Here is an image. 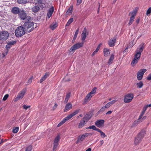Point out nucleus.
Segmentation results:
<instances>
[{
    "mask_svg": "<svg viewBox=\"0 0 151 151\" xmlns=\"http://www.w3.org/2000/svg\"><path fill=\"white\" fill-rule=\"evenodd\" d=\"M83 43H78L75 44L70 48L69 52L73 54L76 50L82 47L83 45Z\"/></svg>",
    "mask_w": 151,
    "mask_h": 151,
    "instance_id": "0eeeda50",
    "label": "nucleus"
},
{
    "mask_svg": "<svg viewBox=\"0 0 151 151\" xmlns=\"http://www.w3.org/2000/svg\"><path fill=\"white\" fill-rule=\"evenodd\" d=\"M82 2V0H77L76 5L77 6H78L79 4H80Z\"/></svg>",
    "mask_w": 151,
    "mask_h": 151,
    "instance_id": "864d4df0",
    "label": "nucleus"
},
{
    "mask_svg": "<svg viewBox=\"0 0 151 151\" xmlns=\"http://www.w3.org/2000/svg\"><path fill=\"white\" fill-rule=\"evenodd\" d=\"M23 108L25 110H27L28 108L30 107V106L28 105L27 106L26 105H24L23 106Z\"/></svg>",
    "mask_w": 151,
    "mask_h": 151,
    "instance_id": "de8ad7c7",
    "label": "nucleus"
},
{
    "mask_svg": "<svg viewBox=\"0 0 151 151\" xmlns=\"http://www.w3.org/2000/svg\"><path fill=\"white\" fill-rule=\"evenodd\" d=\"M100 146H101L104 143V141L103 140H101L100 141Z\"/></svg>",
    "mask_w": 151,
    "mask_h": 151,
    "instance_id": "bf43d9fd",
    "label": "nucleus"
},
{
    "mask_svg": "<svg viewBox=\"0 0 151 151\" xmlns=\"http://www.w3.org/2000/svg\"><path fill=\"white\" fill-rule=\"evenodd\" d=\"M71 94V93L70 92L67 93L66 97L64 101V103H66L68 102L69 99L70 97Z\"/></svg>",
    "mask_w": 151,
    "mask_h": 151,
    "instance_id": "b1692460",
    "label": "nucleus"
},
{
    "mask_svg": "<svg viewBox=\"0 0 151 151\" xmlns=\"http://www.w3.org/2000/svg\"><path fill=\"white\" fill-rule=\"evenodd\" d=\"M116 39L113 37L111 38L109 41V45L110 47H113L115 43L116 42Z\"/></svg>",
    "mask_w": 151,
    "mask_h": 151,
    "instance_id": "f3484780",
    "label": "nucleus"
},
{
    "mask_svg": "<svg viewBox=\"0 0 151 151\" xmlns=\"http://www.w3.org/2000/svg\"><path fill=\"white\" fill-rule=\"evenodd\" d=\"M147 107H151V104H147L146 105Z\"/></svg>",
    "mask_w": 151,
    "mask_h": 151,
    "instance_id": "774afa93",
    "label": "nucleus"
},
{
    "mask_svg": "<svg viewBox=\"0 0 151 151\" xmlns=\"http://www.w3.org/2000/svg\"><path fill=\"white\" fill-rule=\"evenodd\" d=\"M32 146H29L26 149L25 151H31L32 150Z\"/></svg>",
    "mask_w": 151,
    "mask_h": 151,
    "instance_id": "09e8293b",
    "label": "nucleus"
},
{
    "mask_svg": "<svg viewBox=\"0 0 151 151\" xmlns=\"http://www.w3.org/2000/svg\"><path fill=\"white\" fill-rule=\"evenodd\" d=\"M54 8L53 6L50 8L48 11L47 14V18L48 19L50 18L52 14L53 13L54 11Z\"/></svg>",
    "mask_w": 151,
    "mask_h": 151,
    "instance_id": "dca6fc26",
    "label": "nucleus"
},
{
    "mask_svg": "<svg viewBox=\"0 0 151 151\" xmlns=\"http://www.w3.org/2000/svg\"><path fill=\"white\" fill-rule=\"evenodd\" d=\"M136 85L137 87L139 88H142L143 86V83L142 81H140L139 83H137Z\"/></svg>",
    "mask_w": 151,
    "mask_h": 151,
    "instance_id": "473e14b6",
    "label": "nucleus"
},
{
    "mask_svg": "<svg viewBox=\"0 0 151 151\" xmlns=\"http://www.w3.org/2000/svg\"><path fill=\"white\" fill-rule=\"evenodd\" d=\"M91 118V116L89 114H86L84 117H83V120H85L86 122H87Z\"/></svg>",
    "mask_w": 151,
    "mask_h": 151,
    "instance_id": "cd10ccee",
    "label": "nucleus"
},
{
    "mask_svg": "<svg viewBox=\"0 0 151 151\" xmlns=\"http://www.w3.org/2000/svg\"><path fill=\"white\" fill-rule=\"evenodd\" d=\"M93 129V130L96 131H97L98 132L99 130V129L98 128H97L96 126H95L94 125H92L86 128V129Z\"/></svg>",
    "mask_w": 151,
    "mask_h": 151,
    "instance_id": "c85d7f7f",
    "label": "nucleus"
},
{
    "mask_svg": "<svg viewBox=\"0 0 151 151\" xmlns=\"http://www.w3.org/2000/svg\"><path fill=\"white\" fill-rule=\"evenodd\" d=\"M147 79L148 81L151 80V74H150L147 78Z\"/></svg>",
    "mask_w": 151,
    "mask_h": 151,
    "instance_id": "603ef678",
    "label": "nucleus"
},
{
    "mask_svg": "<svg viewBox=\"0 0 151 151\" xmlns=\"http://www.w3.org/2000/svg\"><path fill=\"white\" fill-rule=\"evenodd\" d=\"M147 108L148 107H147V106L146 105H145V106H144V107L143 108L142 110L145 111L147 109Z\"/></svg>",
    "mask_w": 151,
    "mask_h": 151,
    "instance_id": "13d9d810",
    "label": "nucleus"
},
{
    "mask_svg": "<svg viewBox=\"0 0 151 151\" xmlns=\"http://www.w3.org/2000/svg\"><path fill=\"white\" fill-rule=\"evenodd\" d=\"M19 17L22 20H24L27 17V14L23 10H22L19 11Z\"/></svg>",
    "mask_w": 151,
    "mask_h": 151,
    "instance_id": "ddd939ff",
    "label": "nucleus"
},
{
    "mask_svg": "<svg viewBox=\"0 0 151 151\" xmlns=\"http://www.w3.org/2000/svg\"><path fill=\"white\" fill-rule=\"evenodd\" d=\"M147 71V69L143 68L140 69L137 73V78L138 80H141L143 78L144 73Z\"/></svg>",
    "mask_w": 151,
    "mask_h": 151,
    "instance_id": "1a4fd4ad",
    "label": "nucleus"
},
{
    "mask_svg": "<svg viewBox=\"0 0 151 151\" xmlns=\"http://www.w3.org/2000/svg\"><path fill=\"white\" fill-rule=\"evenodd\" d=\"M19 9L17 7H14L12 9V12L14 14H19Z\"/></svg>",
    "mask_w": 151,
    "mask_h": 151,
    "instance_id": "5701e85b",
    "label": "nucleus"
},
{
    "mask_svg": "<svg viewBox=\"0 0 151 151\" xmlns=\"http://www.w3.org/2000/svg\"><path fill=\"white\" fill-rule=\"evenodd\" d=\"M19 129V127H16L13 129L12 132L14 133H16L18 132Z\"/></svg>",
    "mask_w": 151,
    "mask_h": 151,
    "instance_id": "37998d69",
    "label": "nucleus"
},
{
    "mask_svg": "<svg viewBox=\"0 0 151 151\" xmlns=\"http://www.w3.org/2000/svg\"><path fill=\"white\" fill-rule=\"evenodd\" d=\"M49 74L48 73H45V74L42 77L41 79L40 83L44 81L46 78L49 76Z\"/></svg>",
    "mask_w": 151,
    "mask_h": 151,
    "instance_id": "a878e982",
    "label": "nucleus"
},
{
    "mask_svg": "<svg viewBox=\"0 0 151 151\" xmlns=\"http://www.w3.org/2000/svg\"><path fill=\"white\" fill-rule=\"evenodd\" d=\"M58 106V104L56 103H55L53 107V109H55Z\"/></svg>",
    "mask_w": 151,
    "mask_h": 151,
    "instance_id": "680f3d73",
    "label": "nucleus"
},
{
    "mask_svg": "<svg viewBox=\"0 0 151 151\" xmlns=\"http://www.w3.org/2000/svg\"><path fill=\"white\" fill-rule=\"evenodd\" d=\"M90 135V133H86L83 134L81 136H79L77 141V143H78L80 141H83L86 137H88Z\"/></svg>",
    "mask_w": 151,
    "mask_h": 151,
    "instance_id": "f8f14e48",
    "label": "nucleus"
},
{
    "mask_svg": "<svg viewBox=\"0 0 151 151\" xmlns=\"http://www.w3.org/2000/svg\"><path fill=\"white\" fill-rule=\"evenodd\" d=\"M80 111V109H78L76 110H75L71 114L68 116L67 117L68 118V119L69 120L71 118H72L73 116H74L78 114Z\"/></svg>",
    "mask_w": 151,
    "mask_h": 151,
    "instance_id": "a211bd4d",
    "label": "nucleus"
},
{
    "mask_svg": "<svg viewBox=\"0 0 151 151\" xmlns=\"http://www.w3.org/2000/svg\"><path fill=\"white\" fill-rule=\"evenodd\" d=\"M101 134V137H102L103 138H105L106 137V135L105 134L101 131V130L99 129V131L98 132Z\"/></svg>",
    "mask_w": 151,
    "mask_h": 151,
    "instance_id": "e433bc0d",
    "label": "nucleus"
},
{
    "mask_svg": "<svg viewBox=\"0 0 151 151\" xmlns=\"http://www.w3.org/2000/svg\"><path fill=\"white\" fill-rule=\"evenodd\" d=\"M107 108H106V106H103L101 108V109L99 111V113H100L103 112Z\"/></svg>",
    "mask_w": 151,
    "mask_h": 151,
    "instance_id": "a19ab883",
    "label": "nucleus"
},
{
    "mask_svg": "<svg viewBox=\"0 0 151 151\" xmlns=\"http://www.w3.org/2000/svg\"><path fill=\"white\" fill-rule=\"evenodd\" d=\"M151 12V7H149L147 11L146 15H148L150 14Z\"/></svg>",
    "mask_w": 151,
    "mask_h": 151,
    "instance_id": "c03bdc74",
    "label": "nucleus"
},
{
    "mask_svg": "<svg viewBox=\"0 0 151 151\" xmlns=\"http://www.w3.org/2000/svg\"><path fill=\"white\" fill-rule=\"evenodd\" d=\"M86 122L85 120H82L81 121L79 124L78 126V128H82L86 124Z\"/></svg>",
    "mask_w": 151,
    "mask_h": 151,
    "instance_id": "bb28decb",
    "label": "nucleus"
},
{
    "mask_svg": "<svg viewBox=\"0 0 151 151\" xmlns=\"http://www.w3.org/2000/svg\"><path fill=\"white\" fill-rule=\"evenodd\" d=\"M104 122L103 119L99 120L95 122V124L97 127L100 128L103 126Z\"/></svg>",
    "mask_w": 151,
    "mask_h": 151,
    "instance_id": "2eb2a0df",
    "label": "nucleus"
},
{
    "mask_svg": "<svg viewBox=\"0 0 151 151\" xmlns=\"http://www.w3.org/2000/svg\"><path fill=\"white\" fill-rule=\"evenodd\" d=\"M145 111L142 110L141 112L139 117V120L141 119L142 118V116L144 115V114L145 113Z\"/></svg>",
    "mask_w": 151,
    "mask_h": 151,
    "instance_id": "79ce46f5",
    "label": "nucleus"
},
{
    "mask_svg": "<svg viewBox=\"0 0 151 151\" xmlns=\"http://www.w3.org/2000/svg\"><path fill=\"white\" fill-rule=\"evenodd\" d=\"M86 34L82 33L81 34V39L83 41H84L87 36Z\"/></svg>",
    "mask_w": 151,
    "mask_h": 151,
    "instance_id": "58836bf2",
    "label": "nucleus"
},
{
    "mask_svg": "<svg viewBox=\"0 0 151 151\" xmlns=\"http://www.w3.org/2000/svg\"><path fill=\"white\" fill-rule=\"evenodd\" d=\"M87 32V29H86V28L85 27L84 29H83V30L82 33L86 34Z\"/></svg>",
    "mask_w": 151,
    "mask_h": 151,
    "instance_id": "5fc2aeb1",
    "label": "nucleus"
},
{
    "mask_svg": "<svg viewBox=\"0 0 151 151\" xmlns=\"http://www.w3.org/2000/svg\"><path fill=\"white\" fill-rule=\"evenodd\" d=\"M137 11V10H136V9H135L134 10H133L132 12H129V14H131V16L130 17L129 22L128 23L129 25H131L134 21V19L135 17Z\"/></svg>",
    "mask_w": 151,
    "mask_h": 151,
    "instance_id": "9d476101",
    "label": "nucleus"
},
{
    "mask_svg": "<svg viewBox=\"0 0 151 151\" xmlns=\"http://www.w3.org/2000/svg\"><path fill=\"white\" fill-rule=\"evenodd\" d=\"M43 6H39L37 5V6H35L34 7H32V11L35 12H37L41 8H42Z\"/></svg>",
    "mask_w": 151,
    "mask_h": 151,
    "instance_id": "6ab92c4d",
    "label": "nucleus"
},
{
    "mask_svg": "<svg viewBox=\"0 0 151 151\" xmlns=\"http://www.w3.org/2000/svg\"><path fill=\"white\" fill-rule=\"evenodd\" d=\"M99 50L97 49V48L95 50V51L93 52L92 54L91 55L92 56H94L95 54H96L98 52Z\"/></svg>",
    "mask_w": 151,
    "mask_h": 151,
    "instance_id": "49530a36",
    "label": "nucleus"
},
{
    "mask_svg": "<svg viewBox=\"0 0 151 151\" xmlns=\"http://www.w3.org/2000/svg\"><path fill=\"white\" fill-rule=\"evenodd\" d=\"M58 26L57 23H55L54 24H52L50 26V28L52 30H54Z\"/></svg>",
    "mask_w": 151,
    "mask_h": 151,
    "instance_id": "c756f323",
    "label": "nucleus"
},
{
    "mask_svg": "<svg viewBox=\"0 0 151 151\" xmlns=\"http://www.w3.org/2000/svg\"><path fill=\"white\" fill-rule=\"evenodd\" d=\"M104 54L105 56H108L110 55L109 50L107 48H104L103 49Z\"/></svg>",
    "mask_w": 151,
    "mask_h": 151,
    "instance_id": "412c9836",
    "label": "nucleus"
},
{
    "mask_svg": "<svg viewBox=\"0 0 151 151\" xmlns=\"http://www.w3.org/2000/svg\"><path fill=\"white\" fill-rule=\"evenodd\" d=\"M27 33L26 31L24 29L23 27L20 26L17 27L15 30V35L18 37H20L25 34V33Z\"/></svg>",
    "mask_w": 151,
    "mask_h": 151,
    "instance_id": "423d86ee",
    "label": "nucleus"
},
{
    "mask_svg": "<svg viewBox=\"0 0 151 151\" xmlns=\"http://www.w3.org/2000/svg\"><path fill=\"white\" fill-rule=\"evenodd\" d=\"M33 23L30 22H25L23 27L27 32V33L31 32L33 29Z\"/></svg>",
    "mask_w": 151,
    "mask_h": 151,
    "instance_id": "7ed1b4c3",
    "label": "nucleus"
},
{
    "mask_svg": "<svg viewBox=\"0 0 151 151\" xmlns=\"http://www.w3.org/2000/svg\"><path fill=\"white\" fill-rule=\"evenodd\" d=\"M146 118V116H142V118L141 119V122L142 121L144 120Z\"/></svg>",
    "mask_w": 151,
    "mask_h": 151,
    "instance_id": "e2e57ef3",
    "label": "nucleus"
},
{
    "mask_svg": "<svg viewBox=\"0 0 151 151\" xmlns=\"http://www.w3.org/2000/svg\"><path fill=\"white\" fill-rule=\"evenodd\" d=\"M134 97L132 93H129L126 95L124 97V101L125 103H129L130 102Z\"/></svg>",
    "mask_w": 151,
    "mask_h": 151,
    "instance_id": "9b49d317",
    "label": "nucleus"
},
{
    "mask_svg": "<svg viewBox=\"0 0 151 151\" xmlns=\"http://www.w3.org/2000/svg\"><path fill=\"white\" fill-rule=\"evenodd\" d=\"M96 87H94L92 90L87 94L84 99L83 104H86L91 99L92 96L96 93Z\"/></svg>",
    "mask_w": 151,
    "mask_h": 151,
    "instance_id": "39448f33",
    "label": "nucleus"
},
{
    "mask_svg": "<svg viewBox=\"0 0 151 151\" xmlns=\"http://www.w3.org/2000/svg\"><path fill=\"white\" fill-rule=\"evenodd\" d=\"M32 77L31 78L29 79L28 81V83H29V84L31 83L32 82Z\"/></svg>",
    "mask_w": 151,
    "mask_h": 151,
    "instance_id": "4d7b16f0",
    "label": "nucleus"
},
{
    "mask_svg": "<svg viewBox=\"0 0 151 151\" xmlns=\"http://www.w3.org/2000/svg\"><path fill=\"white\" fill-rule=\"evenodd\" d=\"M144 44L142 43L140 45V48L139 50L138 49L136 51V53L134 55V58L133 59L132 63L131 65L132 66H134V64L137 63L138 61V60L139 59L142 52L143 51L144 48Z\"/></svg>",
    "mask_w": 151,
    "mask_h": 151,
    "instance_id": "f257e3e1",
    "label": "nucleus"
},
{
    "mask_svg": "<svg viewBox=\"0 0 151 151\" xmlns=\"http://www.w3.org/2000/svg\"><path fill=\"white\" fill-rule=\"evenodd\" d=\"M114 56L113 54H111V55L108 62V64L109 65H110L112 63V62L114 59Z\"/></svg>",
    "mask_w": 151,
    "mask_h": 151,
    "instance_id": "7c9ffc66",
    "label": "nucleus"
},
{
    "mask_svg": "<svg viewBox=\"0 0 151 151\" xmlns=\"http://www.w3.org/2000/svg\"><path fill=\"white\" fill-rule=\"evenodd\" d=\"M72 107V105L70 103H68L66 105L64 111L66 112L69 110L71 109Z\"/></svg>",
    "mask_w": 151,
    "mask_h": 151,
    "instance_id": "aec40b11",
    "label": "nucleus"
},
{
    "mask_svg": "<svg viewBox=\"0 0 151 151\" xmlns=\"http://www.w3.org/2000/svg\"><path fill=\"white\" fill-rule=\"evenodd\" d=\"M79 30L78 29H77L74 35V37L73 39V40H72L73 42H74L75 41V40L77 37V35H78V33Z\"/></svg>",
    "mask_w": 151,
    "mask_h": 151,
    "instance_id": "2f4dec72",
    "label": "nucleus"
},
{
    "mask_svg": "<svg viewBox=\"0 0 151 151\" xmlns=\"http://www.w3.org/2000/svg\"><path fill=\"white\" fill-rule=\"evenodd\" d=\"M69 119L68 118L66 117L64 118L58 125L57 127H60L66 121L68 120Z\"/></svg>",
    "mask_w": 151,
    "mask_h": 151,
    "instance_id": "393cba45",
    "label": "nucleus"
},
{
    "mask_svg": "<svg viewBox=\"0 0 151 151\" xmlns=\"http://www.w3.org/2000/svg\"><path fill=\"white\" fill-rule=\"evenodd\" d=\"M60 139V136H57L55 139L54 142L53 143L54 146L53 147V150H55L58 145V142Z\"/></svg>",
    "mask_w": 151,
    "mask_h": 151,
    "instance_id": "4468645a",
    "label": "nucleus"
},
{
    "mask_svg": "<svg viewBox=\"0 0 151 151\" xmlns=\"http://www.w3.org/2000/svg\"><path fill=\"white\" fill-rule=\"evenodd\" d=\"M73 18H70L67 23L66 26H69L70 24L73 22Z\"/></svg>",
    "mask_w": 151,
    "mask_h": 151,
    "instance_id": "f704fd0d",
    "label": "nucleus"
},
{
    "mask_svg": "<svg viewBox=\"0 0 151 151\" xmlns=\"http://www.w3.org/2000/svg\"><path fill=\"white\" fill-rule=\"evenodd\" d=\"M101 45H102V43H101L99 44L96 48L97 49H98L99 50L100 48V47Z\"/></svg>",
    "mask_w": 151,
    "mask_h": 151,
    "instance_id": "0e129e2a",
    "label": "nucleus"
},
{
    "mask_svg": "<svg viewBox=\"0 0 151 151\" xmlns=\"http://www.w3.org/2000/svg\"><path fill=\"white\" fill-rule=\"evenodd\" d=\"M112 105L111 103L110 102L108 103L107 104H106L105 106L106 107V108L108 109L109 108L110 106H111Z\"/></svg>",
    "mask_w": 151,
    "mask_h": 151,
    "instance_id": "a18cd8bd",
    "label": "nucleus"
},
{
    "mask_svg": "<svg viewBox=\"0 0 151 151\" xmlns=\"http://www.w3.org/2000/svg\"><path fill=\"white\" fill-rule=\"evenodd\" d=\"M11 47L12 46L10 45L9 43H8L7 45L6 46V48L7 50L6 52V54H7L9 50Z\"/></svg>",
    "mask_w": 151,
    "mask_h": 151,
    "instance_id": "4c0bfd02",
    "label": "nucleus"
},
{
    "mask_svg": "<svg viewBox=\"0 0 151 151\" xmlns=\"http://www.w3.org/2000/svg\"><path fill=\"white\" fill-rule=\"evenodd\" d=\"M141 122V119L139 120V118L137 120H136L134 122L133 124L131 126V128H132L136 126L140 122Z\"/></svg>",
    "mask_w": 151,
    "mask_h": 151,
    "instance_id": "4be33fe9",
    "label": "nucleus"
},
{
    "mask_svg": "<svg viewBox=\"0 0 151 151\" xmlns=\"http://www.w3.org/2000/svg\"><path fill=\"white\" fill-rule=\"evenodd\" d=\"M26 91V89L24 88L18 94L17 96L15 98V101H17L22 99L25 94Z\"/></svg>",
    "mask_w": 151,
    "mask_h": 151,
    "instance_id": "6e6552de",
    "label": "nucleus"
},
{
    "mask_svg": "<svg viewBox=\"0 0 151 151\" xmlns=\"http://www.w3.org/2000/svg\"><path fill=\"white\" fill-rule=\"evenodd\" d=\"M112 111H109L106 113V115L110 114L112 113Z\"/></svg>",
    "mask_w": 151,
    "mask_h": 151,
    "instance_id": "052dcab7",
    "label": "nucleus"
},
{
    "mask_svg": "<svg viewBox=\"0 0 151 151\" xmlns=\"http://www.w3.org/2000/svg\"><path fill=\"white\" fill-rule=\"evenodd\" d=\"M42 0H34V1L36 4H37V5H39V6L42 5Z\"/></svg>",
    "mask_w": 151,
    "mask_h": 151,
    "instance_id": "c9c22d12",
    "label": "nucleus"
},
{
    "mask_svg": "<svg viewBox=\"0 0 151 151\" xmlns=\"http://www.w3.org/2000/svg\"><path fill=\"white\" fill-rule=\"evenodd\" d=\"M73 12V7H70L67 10L66 14H69L70 13H71Z\"/></svg>",
    "mask_w": 151,
    "mask_h": 151,
    "instance_id": "ea45409f",
    "label": "nucleus"
},
{
    "mask_svg": "<svg viewBox=\"0 0 151 151\" xmlns=\"http://www.w3.org/2000/svg\"><path fill=\"white\" fill-rule=\"evenodd\" d=\"M9 97V95L8 94H6L4 97L3 100V101L6 100Z\"/></svg>",
    "mask_w": 151,
    "mask_h": 151,
    "instance_id": "8fccbe9b",
    "label": "nucleus"
},
{
    "mask_svg": "<svg viewBox=\"0 0 151 151\" xmlns=\"http://www.w3.org/2000/svg\"><path fill=\"white\" fill-rule=\"evenodd\" d=\"M117 101V100H114L110 102L111 103V104L112 105L113 104H114Z\"/></svg>",
    "mask_w": 151,
    "mask_h": 151,
    "instance_id": "6e6d98bb",
    "label": "nucleus"
},
{
    "mask_svg": "<svg viewBox=\"0 0 151 151\" xmlns=\"http://www.w3.org/2000/svg\"><path fill=\"white\" fill-rule=\"evenodd\" d=\"M146 132L145 131H141L135 138L134 142L135 145H137L141 142Z\"/></svg>",
    "mask_w": 151,
    "mask_h": 151,
    "instance_id": "f03ea898",
    "label": "nucleus"
},
{
    "mask_svg": "<svg viewBox=\"0 0 151 151\" xmlns=\"http://www.w3.org/2000/svg\"><path fill=\"white\" fill-rule=\"evenodd\" d=\"M27 0H17V2L20 4H24L26 3Z\"/></svg>",
    "mask_w": 151,
    "mask_h": 151,
    "instance_id": "72a5a7b5",
    "label": "nucleus"
},
{
    "mask_svg": "<svg viewBox=\"0 0 151 151\" xmlns=\"http://www.w3.org/2000/svg\"><path fill=\"white\" fill-rule=\"evenodd\" d=\"M96 87H94L92 90L87 94L84 99L83 104H86L91 99L92 96L96 93Z\"/></svg>",
    "mask_w": 151,
    "mask_h": 151,
    "instance_id": "20e7f679",
    "label": "nucleus"
},
{
    "mask_svg": "<svg viewBox=\"0 0 151 151\" xmlns=\"http://www.w3.org/2000/svg\"><path fill=\"white\" fill-rule=\"evenodd\" d=\"M99 8H98V11H97L98 13H99V7H100V5L99 3Z\"/></svg>",
    "mask_w": 151,
    "mask_h": 151,
    "instance_id": "69168bd1",
    "label": "nucleus"
},
{
    "mask_svg": "<svg viewBox=\"0 0 151 151\" xmlns=\"http://www.w3.org/2000/svg\"><path fill=\"white\" fill-rule=\"evenodd\" d=\"M16 41H12L10 42H9L8 43L10 45L12 46V45H14V44H15L16 43Z\"/></svg>",
    "mask_w": 151,
    "mask_h": 151,
    "instance_id": "3c124183",
    "label": "nucleus"
},
{
    "mask_svg": "<svg viewBox=\"0 0 151 151\" xmlns=\"http://www.w3.org/2000/svg\"><path fill=\"white\" fill-rule=\"evenodd\" d=\"M91 148H89L86 150V151H91Z\"/></svg>",
    "mask_w": 151,
    "mask_h": 151,
    "instance_id": "338daca9",
    "label": "nucleus"
}]
</instances>
